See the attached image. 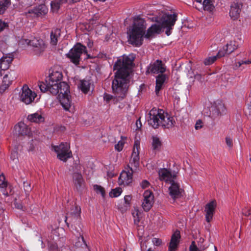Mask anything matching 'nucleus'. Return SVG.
<instances>
[{"mask_svg": "<svg viewBox=\"0 0 251 251\" xmlns=\"http://www.w3.org/2000/svg\"><path fill=\"white\" fill-rule=\"evenodd\" d=\"M136 125L137 128H141L142 125H141V121H140V119H138V120H137Z\"/></svg>", "mask_w": 251, "mask_h": 251, "instance_id": "63", "label": "nucleus"}, {"mask_svg": "<svg viewBox=\"0 0 251 251\" xmlns=\"http://www.w3.org/2000/svg\"><path fill=\"white\" fill-rule=\"evenodd\" d=\"M242 5L240 3L233 2L230 6L229 15L234 20L237 19L240 15Z\"/></svg>", "mask_w": 251, "mask_h": 251, "instance_id": "23", "label": "nucleus"}, {"mask_svg": "<svg viewBox=\"0 0 251 251\" xmlns=\"http://www.w3.org/2000/svg\"><path fill=\"white\" fill-rule=\"evenodd\" d=\"M139 239H140V240H141V241H140V246H141V250H145L146 249L147 247L146 243L150 239L149 237H140Z\"/></svg>", "mask_w": 251, "mask_h": 251, "instance_id": "44", "label": "nucleus"}, {"mask_svg": "<svg viewBox=\"0 0 251 251\" xmlns=\"http://www.w3.org/2000/svg\"><path fill=\"white\" fill-rule=\"evenodd\" d=\"M67 2V0H54L51 2V10L53 12H56L59 9L60 4L62 3Z\"/></svg>", "mask_w": 251, "mask_h": 251, "instance_id": "35", "label": "nucleus"}, {"mask_svg": "<svg viewBox=\"0 0 251 251\" xmlns=\"http://www.w3.org/2000/svg\"><path fill=\"white\" fill-rule=\"evenodd\" d=\"M16 78V75L14 72H9L8 74L4 75L3 78L2 83L6 84L9 86L13 80Z\"/></svg>", "mask_w": 251, "mask_h": 251, "instance_id": "31", "label": "nucleus"}, {"mask_svg": "<svg viewBox=\"0 0 251 251\" xmlns=\"http://www.w3.org/2000/svg\"><path fill=\"white\" fill-rule=\"evenodd\" d=\"M48 12V8L45 4H40L36 7L30 8L25 12L32 17H41L46 15Z\"/></svg>", "mask_w": 251, "mask_h": 251, "instance_id": "14", "label": "nucleus"}, {"mask_svg": "<svg viewBox=\"0 0 251 251\" xmlns=\"http://www.w3.org/2000/svg\"><path fill=\"white\" fill-rule=\"evenodd\" d=\"M146 25L143 19L137 17L134 19L132 25L127 31L128 42L135 47H140L143 44Z\"/></svg>", "mask_w": 251, "mask_h": 251, "instance_id": "4", "label": "nucleus"}, {"mask_svg": "<svg viewBox=\"0 0 251 251\" xmlns=\"http://www.w3.org/2000/svg\"><path fill=\"white\" fill-rule=\"evenodd\" d=\"M226 112V107L222 102L215 103L211 107L210 110L211 116L213 118L215 119Z\"/></svg>", "mask_w": 251, "mask_h": 251, "instance_id": "20", "label": "nucleus"}, {"mask_svg": "<svg viewBox=\"0 0 251 251\" xmlns=\"http://www.w3.org/2000/svg\"><path fill=\"white\" fill-rule=\"evenodd\" d=\"M147 121L148 124L154 128H157L159 126L170 128L176 123L174 117L165 112L163 110L156 108H153L150 110Z\"/></svg>", "mask_w": 251, "mask_h": 251, "instance_id": "3", "label": "nucleus"}, {"mask_svg": "<svg viewBox=\"0 0 251 251\" xmlns=\"http://www.w3.org/2000/svg\"><path fill=\"white\" fill-rule=\"evenodd\" d=\"M216 207L217 202L215 200L210 201L205 205V218L207 223H210L212 220Z\"/></svg>", "mask_w": 251, "mask_h": 251, "instance_id": "15", "label": "nucleus"}, {"mask_svg": "<svg viewBox=\"0 0 251 251\" xmlns=\"http://www.w3.org/2000/svg\"><path fill=\"white\" fill-rule=\"evenodd\" d=\"M81 209L79 206L75 205L73 206L70 210V212L67 213V216L66 217L65 222H66L68 218L72 217L74 220L78 218L80 216Z\"/></svg>", "mask_w": 251, "mask_h": 251, "instance_id": "30", "label": "nucleus"}, {"mask_svg": "<svg viewBox=\"0 0 251 251\" xmlns=\"http://www.w3.org/2000/svg\"><path fill=\"white\" fill-rule=\"evenodd\" d=\"M216 207L217 202L215 200L210 201L205 205V218L207 223H210L212 220Z\"/></svg>", "mask_w": 251, "mask_h": 251, "instance_id": "16", "label": "nucleus"}, {"mask_svg": "<svg viewBox=\"0 0 251 251\" xmlns=\"http://www.w3.org/2000/svg\"><path fill=\"white\" fill-rule=\"evenodd\" d=\"M161 143L158 138L157 137H152V147L154 150H157L160 148Z\"/></svg>", "mask_w": 251, "mask_h": 251, "instance_id": "39", "label": "nucleus"}, {"mask_svg": "<svg viewBox=\"0 0 251 251\" xmlns=\"http://www.w3.org/2000/svg\"><path fill=\"white\" fill-rule=\"evenodd\" d=\"M166 71V67L160 60H156L152 63H151L148 67L147 73L151 74L161 73L162 74Z\"/></svg>", "mask_w": 251, "mask_h": 251, "instance_id": "13", "label": "nucleus"}, {"mask_svg": "<svg viewBox=\"0 0 251 251\" xmlns=\"http://www.w3.org/2000/svg\"><path fill=\"white\" fill-rule=\"evenodd\" d=\"M180 238V232L176 231L172 236L168 251H173L177 247Z\"/></svg>", "mask_w": 251, "mask_h": 251, "instance_id": "26", "label": "nucleus"}, {"mask_svg": "<svg viewBox=\"0 0 251 251\" xmlns=\"http://www.w3.org/2000/svg\"><path fill=\"white\" fill-rule=\"evenodd\" d=\"M103 98L104 100L108 102L112 99V96L110 95L105 94Z\"/></svg>", "mask_w": 251, "mask_h": 251, "instance_id": "58", "label": "nucleus"}, {"mask_svg": "<svg viewBox=\"0 0 251 251\" xmlns=\"http://www.w3.org/2000/svg\"><path fill=\"white\" fill-rule=\"evenodd\" d=\"M219 57H220L218 56V54L216 56L208 57L204 59L203 63L205 65H210L212 64L217 58Z\"/></svg>", "mask_w": 251, "mask_h": 251, "instance_id": "43", "label": "nucleus"}, {"mask_svg": "<svg viewBox=\"0 0 251 251\" xmlns=\"http://www.w3.org/2000/svg\"><path fill=\"white\" fill-rule=\"evenodd\" d=\"M73 183L75 188L79 190L84 184V180L80 173H74L73 175Z\"/></svg>", "mask_w": 251, "mask_h": 251, "instance_id": "28", "label": "nucleus"}, {"mask_svg": "<svg viewBox=\"0 0 251 251\" xmlns=\"http://www.w3.org/2000/svg\"><path fill=\"white\" fill-rule=\"evenodd\" d=\"M58 248L56 244H50L49 245V251H57Z\"/></svg>", "mask_w": 251, "mask_h": 251, "instance_id": "54", "label": "nucleus"}, {"mask_svg": "<svg viewBox=\"0 0 251 251\" xmlns=\"http://www.w3.org/2000/svg\"><path fill=\"white\" fill-rule=\"evenodd\" d=\"M140 185L142 188L144 189L149 187L150 183L147 180H144L142 181Z\"/></svg>", "mask_w": 251, "mask_h": 251, "instance_id": "56", "label": "nucleus"}, {"mask_svg": "<svg viewBox=\"0 0 251 251\" xmlns=\"http://www.w3.org/2000/svg\"><path fill=\"white\" fill-rule=\"evenodd\" d=\"M9 87V86H7V85H6V84H4L1 83V84L0 86V93L1 94H2L3 93H4L5 92V91L6 90H7L8 89V88Z\"/></svg>", "mask_w": 251, "mask_h": 251, "instance_id": "55", "label": "nucleus"}, {"mask_svg": "<svg viewBox=\"0 0 251 251\" xmlns=\"http://www.w3.org/2000/svg\"><path fill=\"white\" fill-rule=\"evenodd\" d=\"M94 189L98 194H100L101 197L104 198L105 196V191L104 188L100 185L97 184L94 185Z\"/></svg>", "mask_w": 251, "mask_h": 251, "instance_id": "40", "label": "nucleus"}, {"mask_svg": "<svg viewBox=\"0 0 251 251\" xmlns=\"http://www.w3.org/2000/svg\"><path fill=\"white\" fill-rule=\"evenodd\" d=\"M61 35V30L59 28H53L50 33V44L52 46H56L58 43V39Z\"/></svg>", "mask_w": 251, "mask_h": 251, "instance_id": "29", "label": "nucleus"}, {"mask_svg": "<svg viewBox=\"0 0 251 251\" xmlns=\"http://www.w3.org/2000/svg\"><path fill=\"white\" fill-rule=\"evenodd\" d=\"M154 202V196L151 191L146 190L143 194L142 206L145 211H149Z\"/></svg>", "mask_w": 251, "mask_h": 251, "instance_id": "12", "label": "nucleus"}, {"mask_svg": "<svg viewBox=\"0 0 251 251\" xmlns=\"http://www.w3.org/2000/svg\"><path fill=\"white\" fill-rule=\"evenodd\" d=\"M139 214H140V212L138 209H135L134 211L132 213V215L134 218L137 216L138 221H139Z\"/></svg>", "mask_w": 251, "mask_h": 251, "instance_id": "60", "label": "nucleus"}, {"mask_svg": "<svg viewBox=\"0 0 251 251\" xmlns=\"http://www.w3.org/2000/svg\"><path fill=\"white\" fill-rule=\"evenodd\" d=\"M20 43L23 45H30L33 47L34 51L37 55L42 53L46 48V45L44 41L38 37H34L31 40L22 39Z\"/></svg>", "mask_w": 251, "mask_h": 251, "instance_id": "7", "label": "nucleus"}, {"mask_svg": "<svg viewBox=\"0 0 251 251\" xmlns=\"http://www.w3.org/2000/svg\"><path fill=\"white\" fill-rule=\"evenodd\" d=\"M159 179L169 184L176 178V176L166 169H161L158 172Z\"/></svg>", "mask_w": 251, "mask_h": 251, "instance_id": "19", "label": "nucleus"}, {"mask_svg": "<svg viewBox=\"0 0 251 251\" xmlns=\"http://www.w3.org/2000/svg\"><path fill=\"white\" fill-rule=\"evenodd\" d=\"M4 217V210L2 207H0V220L3 219Z\"/></svg>", "mask_w": 251, "mask_h": 251, "instance_id": "62", "label": "nucleus"}, {"mask_svg": "<svg viewBox=\"0 0 251 251\" xmlns=\"http://www.w3.org/2000/svg\"><path fill=\"white\" fill-rule=\"evenodd\" d=\"M37 96L36 93L31 91L26 85L23 86L19 93L20 100L26 104L32 103Z\"/></svg>", "mask_w": 251, "mask_h": 251, "instance_id": "9", "label": "nucleus"}, {"mask_svg": "<svg viewBox=\"0 0 251 251\" xmlns=\"http://www.w3.org/2000/svg\"><path fill=\"white\" fill-rule=\"evenodd\" d=\"M50 93L53 95H58V98L69 95L70 93L69 86L65 82H60L50 88Z\"/></svg>", "mask_w": 251, "mask_h": 251, "instance_id": "10", "label": "nucleus"}, {"mask_svg": "<svg viewBox=\"0 0 251 251\" xmlns=\"http://www.w3.org/2000/svg\"><path fill=\"white\" fill-rule=\"evenodd\" d=\"M78 88L84 94H87L90 91L91 83L89 81L81 80L78 85Z\"/></svg>", "mask_w": 251, "mask_h": 251, "instance_id": "32", "label": "nucleus"}, {"mask_svg": "<svg viewBox=\"0 0 251 251\" xmlns=\"http://www.w3.org/2000/svg\"><path fill=\"white\" fill-rule=\"evenodd\" d=\"M152 243L155 246H159L162 244V240L157 238H153Z\"/></svg>", "mask_w": 251, "mask_h": 251, "instance_id": "49", "label": "nucleus"}, {"mask_svg": "<svg viewBox=\"0 0 251 251\" xmlns=\"http://www.w3.org/2000/svg\"><path fill=\"white\" fill-rule=\"evenodd\" d=\"M251 64V59H248L246 60H241L238 62H237L235 64L234 68L238 69L240 67L243 65H247Z\"/></svg>", "mask_w": 251, "mask_h": 251, "instance_id": "45", "label": "nucleus"}, {"mask_svg": "<svg viewBox=\"0 0 251 251\" xmlns=\"http://www.w3.org/2000/svg\"><path fill=\"white\" fill-rule=\"evenodd\" d=\"M83 53H86V47L80 43H77L66 54L70 61L75 65L79 64L80 56Z\"/></svg>", "mask_w": 251, "mask_h": 251, "instance_id": "6", "label": "nucleus"}, {"mask_svg": "<svg viewBox=\"0 0 251 251\" xmlns=\"http://www.w3.org/2000/svg\"><path fill=\"white\" fill-rule=\"evenodd\" d=\"M140 149V142L138 140L134 141L129 164L131 167L137 168L139 164V150Z\"/></svg>", "mask_w": 251, "mask_h": 251, "instance_id": "11", "label": "nucleus"}, {"mask_svg": "<svg viewBox=\"0 0 251 251\" xmlns=\"http://www.w3.org/2000/svg\"><path fill=\"white\" fill-rule=\"evenodd\" d=\"M177 20V14L174 12L161 11L156 18V22L159 25L154 24L152 25L147 30L145 35V38H149L154 34H159L162 28L166 29L165 33L167 36H169L171 30Z\"/></svg>", "mask_w": 251, "mask_h": 251, "instance_id": "2", "label": "nucleus"}, {"mask_svg": "<svg viewBox=\"0 0 251 251\" xmlns=\"http://www.w3.org/2000/svg\"><path fill=\"white\" fill-rule=\"evenodd\" d=\"M203 126V122L201 120H199L197 121L195 128L196 130H198L202 128Z\"/></svg>", "mask_w": 251, "mask_h": 251, "instance_id": "51", "label": "nucleus"}, {"mask_svg": "<svg viewBox=\"0 0 251 251\" xmlns=\"http://www.w3.org/2000/svg\"><path fill=\"white\" fill-rule=\"evenodd\" d=\"M26 1L27 4L31 5L32 2H34L35 0H25Z\"/></svg>", "mask_w": 251, "mask_h": 251, "instance_id": "64", "label": "nucleus"}, {"mask_svg": "<svg viewBox=\"0 0 251 251\" xmlns=\"http://www.w3.org/2000/svg\"><path fill=\"white\" fill-rule=\"evenodd\" d=\"M122 192L121 188H116L112 189L109 193V196L111 198H115L119 196Z\"/></svg>", "mask_w": 251, "mask_h": 251, "instance_id": "41", "label": "nucleus"}, {"mask_svg": "<svg viewBox=\"0 0 251 251\" xmlns=\"http://www.w3.org/2000/svg\"><path fill=\"white\" fill-rule=\"evenodd\" d=\"M78 235L79 236L77 237L76 241L75 243V246L77 248H87V245L80 232H79Z\"/></svg>", "mask_w": 251, "mask_h": 251, "instance_id": "34", "label": "nucleus"}, {"mask_svg": "<svg viewBox=\"0 0 251 251\" xmlns=\"http://www.w3.org/2000/svg\"><path fill=\"white\" fill-rule=\"evenodd\" d=\"M62 78V74L61 72L53 70L49 75L48 80L49 84H51L53 86L58 84Z\"/></svg>", "mask_w": 251, "mask_h": 251, "instance_id": "24", "label": "nucleus"}, {"mask_svg": "<svg viewBox=\"0 0 251 251\" xmlns=\"http://www.w3.org/2000/svg\"><path fill=\"white\" fill-rule=\"evenodd\" d=\"M126 139V137L121 136V140L115 145V149L119 152L122 151Z\"/></svg>", "mask_w": 251, "mask_h": 251, "instance_id": "38", "label": "nucleus"}, {"mask_svg": "<svg viewBox=\"0 0 251 251\" xmlns=\"http://www.w3.org/2000/svg\"><path fill=\"white\" fill-rule=\"evenodd\" d=\"M190 251H200V250L197 248L195 245L194 241L192 242L191 246H190Z\"/></svg>", "mask_w": 251, "mask_h": 251, "instance_id": "53", "label": "nucleus"}, {"mask_svg": "<svg viewBox=\"0 0 251 251\" xmlns=\"http://www.w3.org/2000/svg\"><path fill=\"white\" fill-rule=\"evenodd\" d=\"M202 6L204 10L211 11L214 8V2L212 0H203Z\"/></svg>", "mask_w": 251, "mask_h": 251, "instance_id": "37", "label": "nucleus"}, {"mask_svg": "<svg viewBox=\"0 0 251 251\" xmlns=\"http://www.w3.org/2000/svg\"><path fill=\"white\" fill-rule=\"evenodd\" d=\"M226 142L227 146L231 148L232 147L233 143H232V139L229 136H227L226 137Z\"/></svg>", "mask_w": 251, "mask_h": 251, "instance_id": "50", "label": "nucleus"}, {"mask_svg": "<svg viewBox=\"0 0 251 251\" xmlns=\"http://www.w3.org/2000/svg\"><path fill=\"white\" fill-rule=\"evenodd\" d=\"M38 86L42 92H45L46 91H49L50 92V88L53 87V85L51 84H49V80H46V82H40L38 83Z\"/></svg>", "mask_w": 251, "mask_h": 251, "instance_id": "36", "label": "nucleus"}, {"mask_svg": "<svg viewBox=\"0 0 251 251\" xmlns=\"http://www.w3.org/2000/svg\"><path fill=\"white\" fill-rule=\"evenodd\" d=\"M167 78V75L164 74L159 75L156 77L155 92L157 95H158L160 90L162 89Z\"/></svg>", "mask_w": 251, "mask_h": 251, "instance_id": "27", "label": "nucleus"}, {"mask_svg": "<svg viewBox=\"0 0 251 251\" xmlns=\"http://www.w3.org/2000/svg\"><path fill=\"white\" fill-rule=\"evenodd\" d=\"M243 214L245 216H248L251 214V209L249 207H245L242 210Z\"/></svg>", "mask_w": 251, "mask_h": 251, "instance_id": "52", "label": "nucleus"}, {"mask_svg": "<svg viewBox=\"0 0 251 251\" xmlns=\"http://www.w3.org/2000/svg\"><path fill=\"white\" fill-rule=\"evenodd\" d=\"M168 194L171 199L175 201L181 198L184 193L183 189L176 180V178L168 184Z\"/></svg>", "mask_w": 251, "mask_h": 251, "instance_id": "8", "label": "nucleus"}, {"mask_svg": "<svg viewBox=\"0 0 251 251\" xmlns=\"http://www.w3.org/2000/svg\"><path fill=\"white\" fill-rule=\"evenodd\" d=\"M134 59L133 54L124 55L122 58L117 60L114 66V70H117V72L112 81V88L113 92L121 100L125 97L127 90V77Z\"/></svg>", "mask_w": 251, "mask_h": 251, "instance_id": "1", "label": "nucleus"}, {"mask_svg": "<svg viewBox=\"0 0 251 251\" xmlns=\"http://www.w3.org/2000/svg\"><path fill=\"white\" fill-rule=\"evenodd\" d=\"M52 148L57 153V158L63 162H66L72 156L70 145L67 143H61L58 146H53Z\"/></svg>", "mask_w": 251, "mask_h": 251, "instance_id": "5", "label": "nucleus"}, {"mask_svg": "<svg viewBox=\"0 0 251 251\" xmlns=\"http://www.w3.org/2000/svg\"><path fill=\"white\" fill-rule=\"evenodd\" d=\"M131 199V197L129 195H126L124 197V201L126 205L129 204Z\"/></svg>", "mask_w": 251, "mask_h": 251, "instance_id": "57", "label": "nucleus"}, {"mask_svg": "<svg viewBox=\"0 0 251 251\" xmlns=\"http://www.w3.org/2000/svg\"><path fill=\"white\" fill-rule=\"evenodd\" d=\"M6 26V23L2 22L0 20V31H2Z\"/></svg>", "mask_w": 251, "mask_h": 251, "instance_id": "61", "label": "nucleus"}, {"mask_svg": "<svg viewBox=\"0 0 251 251\" xmlns=\"http://www.w3.org/2000/svg\"><path fill=\"white\" fill-rule=\"evenodd\" d=\"M239 47V44L237 41L233 40L230 41L226 44V46L223 47V49L220 50L218 53L219 57L224 56L225 54H230Z\"/></svg>", "mask_w": 251, "mask_h": 251, "instance_id": "17", "label": "nucleus"}, {"mask_svg": "<svg viewBox=\"0 0 251 251\" xmlns=\"http://www.w3.org/2000/svg\"><path fill=\"white\" fill-rule=\"evenodd\" d=\"M7 183L3 174L0 175V188H4L7 187Z\"/></svg>", "mask_w": 251, "mask_h": 251, "instance_id": "48", "label": "nucleus"}, {"mask_svg": "<svg viewBox=\"0 0 251 251\" xmlns=\"http://www.w3.org/2000/svg\"><path fill=\"white\" fill-rule=\"evenodd\" d=\"M15 206L16 208L19 209H21L23 211H24L25 209V208L24 207L23 205L20 203H17V202L15 203Z\"/></svg>", "mask_w": 251, "mask_h": 251, "instance_id": "59", "label": "nucleus"}, {"mask_svg": "<svg viewBox=\"0 0 251 251\" xmlns=\"http://www.w3.org/2000/svg\"><path fill=\"white\" fill-rule=\"evenodd\" d=\"M27 119L31 122L40 123L44 120V118L38 113H35L28 116Z\"/></svg>", "mask_w": 251, "mask_h": 251, "instance_id": "33", "label": "nucleus"}, {"mask_svg": "<svg viewBox=\"0 0 251 251\" xmlns=\"http://www.w3.org/2000/svg\"><path fill=\"white\" fill-rule=\"evenodd\" d=\"M59 102L63 109L69 112L73 111L74 106L70 95L58 98Z\"/></svg>", "mask_w": 251, "mask_h": 251, "instance_id": "21", "label": "nucleus"}, {"mask_svg": "<svg viewBox=\"0 0 251 251\" xmlns=\"http://www.w3.org/2000/svg\"><path fill=\"white\" fill-rule=\"evenodd\" d=\"M133 170L132 167H129L127 171H123L119 177L118 183L120 185H128L132 180Z\"/></svg>", "mask_w": 251, "mask_h": 251, "instance_id": "18", "label": "nucleus"}, {"mask_svg": "<svg viewBox=\"0 0 251 251\" xmlns=\"http://www.w3.org/2000/svg\"><path fill=\"white\" fill-rule=\"evenodd\" d=\"M13 60L11 55L3 56L0 59V75H2V71L8 69Z\"/></svg>", "mask_w": 251, "mask_h": 251, "instance_id": "25", "label": "nucleus"}, {"mask_svg": "<svg viewBox=\"0 0 251 251\" xmlns=\"http://www.w3.org/2000/svg\"><path fill=\"white\" fill-rule=\"evenodd\" d=\"M14 130L16 134L21 135H29L30 132V129L27 126L22 122L15 126Z\"/></svg>", "mask_w": 251, "mask_h": 251, "instance_id": "22", "label": "nucleus"}, {"mask_svg": "<svg viewBox=\"0 0 251 251\" xmlns=\"http://www.w3.org/2000/svg\"><path fill=\"white\" fill-rule=\"evenodd\" d=\"M24 189L26 195H29V192L31 191L30 184L27 181L24 182Z\"/></svg>", "mask_w": 251, "mask_h": 251, "instance_id": "47", "label": "nucleus"}, {"mask_svg": "<svg viewBox=\"0 0 251 251\" xmlns=\"http://www.w3.org/2000/svg\"><path fill=\"white\" fill-rule=\"evenodd\" d=\"M10 2V0H0V14L3 13Z\"/></svg>", "mask_w": 251, "mask_h": 251, "instance_id": "42", "label": "nucleus"}, {"mask_svg": "<svg viewBox=\"0 0 251 251\" xmlns=\"http://www.w3.org/2000/svg\"><path fill=\"white\" fill-rule=\"evenodd\" d=\"M11 159L15 162L18 160V153L17 149H14L11 153L10 155Z\"/></svg>", "mask_w": 251, "mask_h": 251, "instance_id": "46", "label": "nucleus"}]
</instances>
